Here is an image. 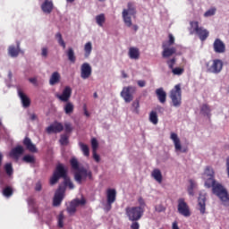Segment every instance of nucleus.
I'll return each mask as SVG.
<instances>
[{"instance_id":"21","label":"nucleus","mask_w":229,"mask_h":229,"mask_svg":"<svg viewBox=\"0 0 229 229\" xmlns=\"http://www.w3.org/2000/svg\"><path fill=\"white\" fill-rule=\"evenodd\" d=\"M162 47H163V52H162L163 58H169L170 56H173L174 53H176V48L169 47L167 43H163Z\"/></svg>"},{"instance_id":"7","label":"nucleus","mask_w":229,"mask_h":229,"mask_svg":"<svg viewBox=\"0 0 229 229\" xmlns=\"http://www.w3.org/2000/svg\"><path fill=\"white\" fill-rule=\"evenodd\" d=\"M202 179L204 180L205 187H207V189H212V184L216 182V173L212 166H206L202 174Z\"/></svg>"},{"instance_id":"38","label":"nucleus","mask_w":229,"mask_h":229,"mask_svg":"<svg viewBox=\"0 0 229 229\" xmlns=\"http://www.w3.org/2000/svg\"><path fill=\"white\" fill-rule=\"evenodd\" d=\"M210 112H212V110L210 109V106H208V105L207 104L202 105V106L200 107V114H202V115L210 117Z\"/></svg>"},{"instance_id":"23","label":"nucleus","mask_w":229,"mask_h":229,"mask_svg":"<svg viewBox=\"0 0 229 229\" xmlns=\"http://www.w3.org/2000/svg\"><path fill=\"white\" fill-rule=\"evenodd\" d=\"M47 133H60L64 131V125L58 122H55L47 128Z\"/></svg>"},{"instance_id":"63","label":"nucleus","mask_w":229,"mask_h":229,"mask_svg":"<svg viewBox=\"0 0 229 229\" xmlns=\"http://www.w3.org/2000/svg\"><path fill=\"white\" fill-rule=\"evenodd\" d=\"M29 81L32 83V85H37V78H30Z\"/></svg>"},{"instance_id":"10","label":"nucleus","mask_w":229,"mask_h":229,"mask_svg":"<svg viewBox=\"0 0 229 229\" xmlns=\"http://www.w3.org/2000/svg\"><path fill=\"white\" fill-rule=\"evenodd\" d=\"M133 94H135V87H124L121 91V98H123V101L126 103H131V101H133Z\"/></svg>"},{"instance_id":"33","label":"nucleus","mask_w":229,"mask_h":229,"mask_svg":"<svg viewBox=\"0 0 229 229\" xmlns=\"http://www.w3.org/2000/svg\"><path fill=\"white\" fill-rule=\"evenodd\" d=\"M2 194L4 198H12V196H13V188L12 186L2 188Z\"/></svg>"},{"instance_id":"25","label":"nucleus","mask_w":229,"mask_h":229,"mask_svg":"<svg viewBox=\"0 0 229 229\" xmlns=\"http://www.w3.org/2000/svg\"><path fill=\"white\" fill-rule=\"evenodd\" d=\"M23 145L25 146L26 149L30 151V153H37V146L33 144L31 139L25 137V139L23 140Z\"/></svg>"},{"instance_id":"15","label":"nucleus","mask_w":229,"mask_h":229,"mask_svg":"<svg viewBox=\"0 0 229 229\" xmlns=\"http://www.w3.org/2000/svg\"><path fill=\"white\" fill-rule=\"evenodd\" d=\"M17 92L23 108H30L31 105V99H30V97L22 92V89H21L20 88H18Z\"/></svg>"},{"instance_id":"62","label":"nucleus","mask_w":229,"mask_h":229,"mask_svg":"<svg viewBox=\"0 0 229 229\" xmlns=\"http://www.w3.org/2000/svg\"><path fill=\"white\" fill-rule=\"evenodd\" d=\"M30 121H37L38 117L35 114H30Z\"/></svg>"},{"instance_id":"16","label":"nucleus","mask_w":229,"mask_h":229,"mask_svg":"<svg viewBox=\"0 0 229 229\" xmlns=\"http://www.w3.org/2000/svg\"><path fill=\"white\" fill-rule=\"evenodd\" d=\"M71 96H72V89L71 87L66 86L63 93L61 95H56V98H59L63 103H67L69 99H71Z\"/></svg>"},{"instance_id":"41","label":"nucleus","mask_w":229,"mask_h":229,"mask_svg":"<svg viewBox=\"0 0 229 229\" xmlns=\"http://www.w3.org/2000/svg\"><path fill=\"white\" fill-rule=\"evenodd\" d=\"M55 38H56L57 43L59 44V46H61V47H63V49H65L66 45H65V41L64 40V38L62 37V33L57 32L55 34Z\"/></svg>"},{"instance_id":"4","label":"nucleus","mask_w":229,"mask_h":229,"mask_svg":"<svg viewBox=\"0 0 229 229\" xmlns=\"http://www.w3.org/2000/svg\"><path fill=\"white\" fill-rule=\"evenodd\" d=\"M189 32L190 35H198L202 42H205V39L208 38L209 35V32L207 30V29L199 27V22L198 21L190 22Z\"/></svg>"},{"instance_id":"24","label":"nucleus","mask_w":229,"mask_h":229,"mask_svg":"<svg viewBox=\"0 0 229 229\" xmlns=\"http://www.w3.org/2000/svg\"><path fill=\"white\" fill-rule=\"evenodd\" d=\"M53 8H55L53 0H44V2L41 4L42 12L47 14L51 13V12H53Z\"/></svg>"},{"instance_id":"45","label":"nucleus","mask_w":229,"mask_h":229,"mask_svg":"<svg viewBox=\"0 0 229 229\" xmlns=\"http://www.w3.org/2000/svg\"><path fill=\"white\" fill-rule=\"evenodd\" d=\"M131 106L133 108L132 112L134 114H139V107L140 106L139 100L133 101Z\"/></svg>"},{"instance_id":"39","label":"nucleus","mask_w":229,"mask_h":229,"mask_svg":"<svg viewBox=\"0 0 229 229\" xmlns=\"http://www.w3.org/2000/svg\"><path fill=\"white\" fill-rule=\"evenodd\" d=\"M22 161L25 162V164H35L37 162V159L32 155H25L22 157Z\"/></svg>"},{"instance_id":"61","label":"nucleus","mask_w":229,"mask_h":229,"mask_svg":"<svg viewBox=\"0 0 229 229\" xmlns=\"http://www.w3.org/2000/svg\"><path fill=\"white\" fill-rule=\"evenodd\" d=\"M156 110H157V112H158L159 114H164V112H165V109H164V107H162L161 106H157L156 107Z\"/></svg>"},{"instance_id":"40","label":"nucleus","mask_w":229,"mask_h":229,"mask_svg":"<svg viewBox=\"0 0 229 229\" xmlns=\"http://www.w3.org/2000/svg\"><path fill=\"white\" fill-rule=\"evenodd\" d=\"M79 146H80L84 157H89L90 149L89 148V146H87L85 143H82V142H80Z\"/></svg>"},{"instance_id":"52","label":"nucleus","mask_w":229,"mask_h":229,"mask_svg":"<svg viewBox=\"0 0 229 229\" xmlns=\"http://www.w3.org/2000/svg\"><path fill=\"white\" fill-rule=\"evenodd\" d=\"M155 210H156V212H158V213H160V212H165V208L164 207V205L158 204V205H157V206L155 207Z\"/></svg>"},{"instance_id":"35","label":"nucleus","mask_w":229,"mask_h":229,"mask_svg":"<svg viewBox=\"0 0 229 229\" xmlns=\"http://www.w3.org/2000/svg\"><path fill=\"white\" fill-rule=\"evenodd\" d=\"M64 111L66 114V115H71V114L74 112V105L72 102H66V104L64 106Z\"/></svg>"},{"instance_id":"30","label":"nucleus","mask_w":229,"mask_h":229,"mask_svg":"<svg viewBox=\"0 0 229 229\" xmlns=\"http://www.w3.org/2000/svg\"><path fill=\"white\" fill-rule=\"evenodd\" d=\"M65 55H67V58L71 64H76V55L74 54V49L72 47H69L65 51Z\"/></svg>"},{"instance_id":"36","label":"nucleus","mask_w":229,"mask_h":229,"mask_svg":"<svg viewBox=\"0 0 229 229\" xmlns=\"http://www.w3.org/2000/svg\"><path fill=\"white\" fill-rule=\"evenodd\" d=\"M96 23L100 28H103V25L105 24L106 18L105 17V13H100L95 17Z\"/></svg>"},{"instance_id":"5","label":"nucleus","mask_w":229,"mask_h":229,"mask_svg":"<svg viewBox=\"0 0 229 229\" xmlns=\"http://www.w3.org/2000/svg\"><path fill=\"white\" fill-rule=\"evenodd\" d=\"M135 13H137V11L135 10V5L133 4V3L129 2L127 4V9H123L122 13L123 22L125 26H127V28H131V15H135Z\"/></svg>"},{"instance_id":"22","label":"nucleus","mask_w":229,"mask_h":229,"mask_svg":"<svg viewBox=\"0 0 229 229\" xmlns=\"http://www.w3.org/2000/svg\"><path fill=\"white\" fill-rule=\"evenodd\" d=\"M198 207L200 214H205L207 193L200 192L198 199Z\"/></svg>"},{"instance_id":"12","label":"nucleus","mask_w":229,"mask_h":229,"mask_svg":"<svg viewBox=\"0 0 229 229\" xmlns=\"http://www.w3.org/2000/svg\"><path fill=\"white\" fill-rule=\"evenodd\" d=\"M177 210L181 216H183L184 217H191V209L184 199H178Z\"/></svg>"},{"instance_id":"57","label":"nucleus","mask_w":229,"mask_h":229,"mask_svg":"<svg viewBox=\"0 0 229 229\" xmlns=\"http://www.w3.org/2000/svg\"><path fill=\"white\" fill-rule=\"evenodd\" d=\"M174 44V36L173 34H169V40L167 46H173Z\"/></svg>"},{"instance_id":"6","label":"nucleus","mask_w":229,"mask_h":229,"mask_svg":"<svg viewBox=\"0 0 229 229\" xmlns=\"http://www.w3.org/2000/svg\"><path fill=\"white\" fill-rule=\"evenodd\" d=\"M170 99L174 108H180L182 106V85H175L170 91Z\"/></svg>"},{"instance_id":"13","label":"nucleus","mask_w":229,"mask_h":229,"mask_svg":"<svg viewBox=\"0 0 229 229\" xmlns=\"http://www.w3.org/2000/svg\"><path fill=\"white\" fill-rule=\"evenodd\" d=\"M170 139L174 142V146L176 153H187V148H182V142L180 141V138L178 137V134H176L175 132H171Z\"/></svg>"},{"instance_id":"55","label":"nucleus","mask_w":229,"mask_h":229,"mask_svg":"<svg viewBox=\"0 0 229 229\" xmlns=\"http://www.w3.org/2000/svg\"><path fill=\"white\" fill-rule=\"evenodd\" d=\"M35 191L37 192H40V191H42V182L38 181V182H36Z\"/></svg>"},{"instance_id":"59","label":"nucleus","mask_w":229,"mask_h":229,"mask_svg":"<svg viewBox=\"0 0 229 229\" xmlns=\"http://www.w3.org/2000/svg\"><path fill=\"white\" fill-rule=\"evenodd\" d=\"M93 158L97 162H100V160H101V157H99V155H98V153L96 151H93Z\"/></svg>"},{"instance_id":"32","label":"nucleus","mask_w":229,"mask_h":229,"mask_svg":"<svg viewBox=\"0 0 229 229\" xmlns=\"http://www.w3.org/2000/svg\"><path fill=\"white\" fill-rule=\"evenodd\" d=\"M60 83V73L58 72H54L49 80V85H56Z\"/></svg>"},{"instance_id":"49","label":"nucleus","mask_w":229,"mask_h":229,"mask_svg":"<svg viewBox=\"0 0 229 229\" xmlns=\"http://www.w3.org/2000/svg\"><path fill=\"white\" fill-rule=\"evenodd\" d=\"M166 64H167L169 69L174 70V64H176V58L174 57V58L166 61Z\"/></svg>"},{"instance_id":"18","label":"nucleus","mask_w":229,"mask_h":229,"mask_svg":"<svg viewBox=\"0 0 229 229\" xmlns=\"http://www.w3.org/2000/svg\"><path fill=\"white\" fill-rule=\"evenodd\" d=\"M21 155H24V148L21 145L12 148L9 153V157H11V158H13V160H16V162L19 160V158H21Z\"/></svg>"},{"instance_id":"19","label":"nucleus","mask_w":229,"mask_h":229,"mask_svg":"<svg viewBox=\"0 0 229 229\" xmlns=\"http://www.w3.org/2000/svg\"><path fill=\"white\" fill-rule=\"evenodd\" d=\"M80 205H85V199H75L70 203V207L67 208V212L70 214H75L76 208L80 207Z\"/></svg>"},{"instance_id":"53","label":"nucleus","mask_w":229,"mask_h":229,"mask_svg":"<svg viewBox=\"0 0 229 229\" xmlns=\"http://www.w3.org/2000/svg\"><path fill=\"white\" fill-rule=\"evenodd\" d=\"M64 130L66 133H71L72 131V125L69 123H64Z\"/></svg>"},{"instance_id":"27","label":"nucleus","mask_w":229,"mask_h":229,"mask_svg":"<svg viewBox=\"0 0 229 229\" xmlns=\"http://www.w3.org/2000/svg\"><path fill=\"white\" fill-rule=\"evenodd\" d=\"M117 198V191L115 189H107L106 191V201L107 203H115Z\"/></svg>"},{"instance_id":"54","label":"nucleus","mask_w":229,"mask_h":229,"mask_svg":"<svg viewBox=\"0 0 229 229\" xmlns=\"http://www.w3.org/2000/svg\"><path fill=\"white\" fill-rule=\"evenodd\" d=\"M138 203H139L140 206H138L137 208H142V210H144V207H146V202L144 201V199L140 198L138 199Z\"/></svg>"},{"instance_id":"1","label":"nucleus","mask_w":229,"mask_h":229,"mask_svg":"<svg viewBox=\"0 0 229 229\" xmlns=\"http://www.w3.org/2000/svg\"><path fill=\"white\" fill-rule=\"evenodd\" d=\"M60 178H64V184L61 185L64 187V190L65 187H69L71 190L74 189V183H72L71 179L67 177V170L61 163L56 165L55 170L50 178V185H55V183H58V180H60Z\"/></svg>"},{"instance_id":"17","label":"nucleus","mask_w":229,"mask_h":229,"mask_svg":"<svg viewBox=\"0 0 229 229\" xmlns=\"http://www.w3.org/2000/svg\"><path fill=\"white\" fill-rule=\"evenodd\" d=\"M213 49L218 55H223L226 51V45L219 38H216L213 43Z\"/></svg>"},{"instance_id":"9","label":"nucleus","mask_w":229,"mask_h":229,"mask_svg":"<svg viewBox=\"0 0 229 229\" xmlns=\"http://www.w3.org/2000/svg\"><path fill=\"white\" fill-rule=\"evenodd\" d=\"M207 72L211 74H219L223 71V61L221 59H215L211 62L206 63Z\"/></svg>"},{"instance_id":"58","label":"nucleus","mask_w":229,"mask_h":229,"mask_svg":"<svg viewBox=\"0 0 229 229\" xmlns=\"http://www.w3.org/2000/svg\"><path fill=\"white\" fill-rule=\"evenodd\" d=\"M132 222L133 223L131 225V229H139V228H140V225H139V222H137V221H132Z\"/></svg>"},{"instance_id":"43","label":"nucleus","mask_w":229,"mask_h":229,"mask_svg":"<svg viewBox=\"0 0 229 229\" xmlns=\"http://www.w3.org/2000/svg\"><path fill=\"white\" fill-rule=\"evenodd\" d=\"M196 187V182L194 181L190 180V186L188 187V193L190 196H194V188Z\"/></svg>"},{"instance_id":"64","label":"nucleus","mask_w":229,"mask_h":229,"mask_svg":"<svg viewBox=\"0 0 229 229\" xmlns=\"http://www.w3.org/2000/svg\"><path fill=\"white\" fill-rule=\"evenodd\" d=\"M226 171H227V176L229 178V157L226 159Z\"/></svg>"},{"instance_id":"14","label":"nucleus","mask_w":229,"mask_h":229,"mask_svg":"<svg viewBox=\"0 0 229 229\" xmlns=\"http://www.w3.org/2000/svg\"><path fill=\"white\" fill-rule=\"evenodd\" d=\"M92 75V66L89 63H84L81 66V77L82 80H88Z\"/></svg>"},{"instance_id":"37","label":"nucleus","mask_w":229,"mask_h":229,"mask_svg":"<svg viewBox=\"0 0 229 229\" xmlns=\"http://www.w3.org/2000/svg\"><path fill=\"white\" fill-rule=\"evenodd\" d=\"M91 53H92V43L88 42L84 46V56H85V58H89V56H90Z\"/></svg>"},{"instance_id":"42","label":"nucleus","mask_w":229,"mask_h":229,"mask_svg":"<svg viewBox=\"0 0 229 229\" xmlns=\"http://www.w3.org/2000/svg\"><path fill=\"white\" fill-rule=\"evenodd\" d=\"M149 121L152 123V124H158V115L157 114V112L155 111L150 112Z\"/></svg>"},{"instance_id":"31","label":"nucleus","mask_w":229,"mask_h":229,"mask_svg":"<svg viewBox=\"0 0 229 229\" xmlns=\"http://www.w3.org/2000/svg\"><path fill=\"white\" fill-rule=\"evenodd\" d=\"M151 176L152 178H154V180H156V182H157V183H162V172L160 171V169H154L152 171Z\"/></svg>"},{"instance_id":"34","label":"nucleus","mask_w":229,"mask_h":229,"mask_svg":"<svg viewBox=\"0 0 229 229\" xmlns=\"http://www.w3.org/2000/svg\"><path fill=\"white\" fill-rule=\"evenodd\" d=\"M4 169L5 171V175L9 176V178H13V166L12 163H6L4 165Z\"/></svg>"},{"instance_id":"3","label":"nucleus","mask_w":229,"mask_h":229,"mask_svg":"<svg viewBox=\"0 0 229 229\" xmlns=\"http://www.w3.org/2000/svg\"><path fill=\"white\" fill-rule=\"evenodd\" d=\"M211 187H212L213 194H215L216 196H217V198H219V199L222 202V205H224V207H229V195L226 189H225V187L221 183L216 181L211 185Z\"/></svg>"},{"instance_id":"29","label":"nucleus","mask_w":229,"mask_h":229,"mask_svg":"<svg viewBox=\"0 0 229 229\" xmlns=\"http://www.w3.org/2000/svg\"><path fill=\"white\" fill-rule=\"evenodd\" d=\"M156 95L157 96L158 101L161 103H165L167 99V93L164 91V88L156 89Z\"/></svg>"},{"instance_id":"60","label":"nucleus","mask_w":229,"mask_h":229,"mask_svg":"<svg viewBox=\"0 0 229 229\" xmlns=\"http://www.w3.org/2000/svg\"><path fill=\"white\" fill-rule=\"evenodd\" d=\"M137 83H138L139 87H140V88L146 87V81L140 80L137 81Z\"/></svg>"},{"instance_id":"28","label":"nucleus","mask_w":229,"mask_h":229,"mask_svg":"<svg viewBox=\"0 0 229 229\" xmlns=\"http://www.w3.org/2000/svg\"><path fill=\"white\" fill-rule=\"evenodd\" d=\"M129 58L131 60H139L140 58V51L138 47H131L129 48Z\"/></svg>"},{"instance_id":"47","label":"nucleus","mask_w":229,"mask_h":229,"mask_svg":"<svg viewBox=\"0 0 229 229\" xmlns=\"http://www.w3.org/2000/svg\"><path fill=\"white\" fill-rule=\"evenodd\" d=\"M59 228H64V213L61 212L57 217Z\"/></svg>"},{"instance_id":"44","label":"nucleus","mask_w":229,"mask_h":229,"mask_svg":"<svg viewBox=\"0 0 229 229\" xmlns=\"http://www.w3.org/2000/svg\"><path fill=\"white\" fill-rule=\"evenodd\" d=\"M216 12H217V9L216 7H211L204 13V17H212L216 15Z\"/></svg>"},{"instance_id":"51","label":"nucleus","mask_w":229,"mask_h":229,"mask_svg":"<svg viewBox=\"0 0 229 229\" xmlns=\"http://www.w3.org/2000/svg\"><path fill=\"white\" fill-rule=\"evenodd\" d=\"M47 55H49V49L46 47L41 48V56L42 58H47Z\"/></svg>"},{"instance_id":"50","label":"nucleus","mask_w":229,"mask_h":229,"mask_svg":"<svg viewBox=\"0 0 229 229\" xmlns=\"http://www.w3.org/2000/svg\"><path fill=\"white\" fill-rule=\"evenodd\" d=\"M98 146H99V144L98 143V140L96 138H92L91 140V147L93 151H97L98 150Z\"/></svg>"},{"instance_id":"56","label":"nucleus","mask_w":229,"mask_h":229,"mask_svg":"<svg viewBox=\"0 0 229 229\" xmlns=\"http://www.w3.org/2000/svg\"><path fill=\"white\" fill-rule=\"evenodd\" d=\"M114 203L106 202V204L104 207L105 212H110V210H112V205Z\"/></svg>"},{"instance_id":"20","label":"nucleus","mask_w":229,"mask_h":229,"mask_svg":"<svg viewBox=\"0 0 229 229\" xmlns=\"http://www.w3.org/2000/svg\"><path fill=\"white\" fill-rule=\"evenodd\" d=\"M21 54V43L17 42L16 47L15 45H11L8 47V55L11 58H17Z\"/></svg>"},{"instance_id":"48","label":"nucleus","mask_w":229,"mask_h":229,"mask_svg":"<svg viewBox=\"0 0 229 229\" xmlns=\"http://www.w3.org/2000/svg\"><path fill=\"white\" fill-rule=\"evenodd\" d=\"M60 142L62 146L67 145L69 142V138L67 137V135L65 134L61 135Z\"/></svg>"},{"instance_id":"26","label":"nucleus","mask_w":229,"mask_h":229,"mask_svg":"<svg viewBox=\"0 0 229 229\" xmlns=\"http://www.w3.org/2000/svg\"><path fill=\"white\" fill-rule=\"evenodd\" d=\"M23 145L25 146L26 149L30 151V153H37V146L33 144L31 139L25 137V139L23 140Z\"/></svg>"},{"instance_id":"8","label":"nucleus","mask_w":229,"mask_h":229,"mask_svg":"<svg viewBox=\"0 0 229 229\" xmlns=\"http://www.w3.org/2000/svg\"><path fill=\"white\" fill-rule=\"evenodd\" d=\"M125 212L129 221H139L144 216V209L142 208H126Z\"/></svg>"},{"instance_id":"2","label":"nucleus","mask_w":229,"mask_h":229,"mask_svg":"<svg viewBox=\"0 0 229 229\" xmlns=\"http://www.w3.org/2000/svg\"><path fill=\"white\" fill-rule=\"evenodd\" d=\"M70 164L72 168L76 171L74 173V180L75 182H77V183L81 185L83 180H87V177L89 180H92V172L83 166H80V163L78 162V159H76V157H72L70 160Z\"/></svg>"},{"instance_id":"46","label":"nucleus","mask_w":229,"mask_h":229,"mask_svg":"<svg viewBox=\"0 0 229 229\" xmlns=\"http://www.w3.org/2000/svg\"><path fill=\"white\" fill-rule=\"evenodd\" d=\"M173 74H174L175 76H182V74H183V68H174L172 70Z\"/></svg>"},{"instance_id":"11","label":"nucleus","mask_w":229,"mask_h":229,"mask_svg":"<svg viewBox=\"0 0 229 229\" xmlns=\"http://www.w3.org/2000/svg\"><path fill=\"white\" fill-rule=\"evenodd\" d=\"M64 194H65V186L60 184L54 196V207H60L62 201H64Z\"/></svg>"}]
</instances>
